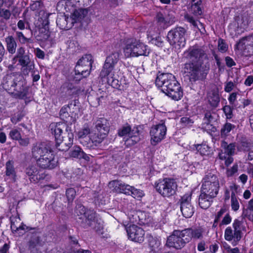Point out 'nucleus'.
<instances>
[{"label": "nucleus", "instance_id": "nucleus-1", "mask_svg": "<svg viewBox=\"0 0 253 253\" xmlns=\"http://www.w3.org/2000/svg\"><path fill=\"white\" fill-rule=\"evenodd\" d=\"M184 56L188 61L184 65V72L190 81L204 78L208 69L204 61L208 59V56L204 48L197 45L190 46L184 52Z\"/></svg>", "mask_w": 253, "mask_h": 253}, {"label": "nucleus", "instance_id": "nucleus-2", "mask_svg": "<svg viewBox=\"0 0 253 253\" xmlns=\"http://www.w3.org/2000/svg\"><path fill=\"white\" fill-rule=\"evenodd\" d=\"M158 87L167 95L174 100L178 101L183 96V91L180 84L174 76L170 73H162L158 75L155 80Z\"/></svg>", "mask_w": 253, "mask_h": 253}, {"label": "nucleus", "instance_id": "nucleus-3", "mask_svg": "<svg viewBox=\"0 0 253 253\" xmlns=\"http://www.w3.org/2000/svg\"><path fill=\"white\" fill-rule=\"evenodd\" d=\"M2 86L9 93L20 99L26 96L29 90L22 76L16 73L7 75L3 78Z\"/></svg>", "mask_w": 253, "mask_h": 253}, {"label": "nucleus", "instance_id": "nucleus-4", "mask_svg": "<svg viewBox=\"0 0 253 253\" xmlns=\"http://www.w3.org/2000/svg\"><path fill=\"white\" fill-rule=\"evenodd\" d=\"M120 53L116 51L112 52L106 59L105 63L101 70L100 77L102 78H106L107 83L113 87H117L119 81L114 74L113 69L114 65L119 60Z\"/></svg>", "mask_w": 253, "mask_h": 253}, {"label": "nucleus", "instance_id": "nucleus-5", "mask_svg": "<svg viewBox=\"0 0 253 253\" xmlns=\"http://www.w3.org/2000/svg\"><path fill=\"white\" fill-rule=\"evenodd\" d=\"M93 125L94 127L92 128L89 138L92 142L97 146L107 136L110 126L107 119L104 118L97 119L93 123Z\"/></svg>", "mask_w": 253, "mask_h": 253}, {"label": "nucleus", "instance_id": "nucleus-6", "mask_svg": "<svg viewBox=\"0 0 253 253\" xmlns=\"http://www.w3.org/2000/svg\"><path fill=\"white\" fill-rule=\"evenodd\" d=\"M150 51V49L147 45L137 40L127 42L124 48V54L126 58L147 56Z\"/></svg>", "mask_w": 253, "mask_h": 253}, {"label": "nucleus", "instance_id": "nucleus-7", "mask_svg": "<svg viewBox=\"0 0 253 253\" xmlns=\"http://www.w3.org/2000/svg\"><path fill=\"white\" fill-rule=\"evenodd\" d=\"M219 181L217 176L208 172L205 174L202 181L201 191L210 196L216 197L219 189Z\"/></svg>", "mask_w": 253, "mask_h": 253}, {"label": "nucleus", "instance_id": "nucleus-8", "mask_svg": "<svg viewBox=\"0 0 253 253\" xmlns=\"http://www.w3.org/2000/svg\"><path fill=\"white\" fill-rule=\"evenodd\" d=\"M93 61L90 54H85L78 61L75 68L74 80L79 81L90 74Z\"/></svg>", "mask_w": 253, "mask_h": 253}, {"label": "nucleus", "instance_id": "nucleus-9", "mask_svg": "<svg viewBox=\"0 0 253 253\" xmlns=\"http://www.w3.org/2000/svg\"><path fill=\"white\" fill-rule=\"evenodd\" d=\"M157 191L164 197L173 196L176 192L177 185L173 178H166L159 180L155 184Z\"/></svg>", "mask_w": 253, "mask_h": 253}, {"label": "nucleus", "instance_id": "nucleus-10", "mask_svg": "<svg viewBox=\"0 0 253 253\" xmlns=\"http://www.w3.org/2000/svg\"><path fill=\"white\" fill-rule=\"evenodd\" d=\"M87 13L88 11L86 9H76L70 18L63 16L58 18L56 21L57 24L61 29L68 30L72 27L74 23L82 20Z\"/></svg>", "mask_w": 253, "mask_h": 253}, {"label": "nucleus", "instance_id": "nucleus-11", "mask_svg": "<svg viewBox=\"0 0 253 253\" xmlns=\"http://www.w3.org/2000/svg\"><path fill=\"white\" fill-rule=\"evenodd\" d=\"M186 31L184 28L176 27L168 32V41L170 45L174 46L175 47H183L186 43Z\"/></svg>", "mask_w": 253, "mask_h": 253}, {"label": "nucleus", "instance_id": "nucleus-12", "mask_svg": "<svg viewBox=\"0 0 253 253\" xmlns=\"http://www.w3.org/2000/svg\"><path fill=\"white\" fill-rule=\"evenodd\" d=\"M76 103L77 101L74 100L68 105H65L62 107L59 115L62 120L71 124L76 121L79 112V107Z\"/></svg>", "mask_w": 253, "mask_h": 253}, {"label": "nucleus", "instance_id": "nucleus-13", "mask_svg": "<svg viewBox=\"0 0 253 253\" xmlns=\"http://www.w3.org/2000/svg\"><path fill=\"white\" fill-rule=\"evenodd\" d=\"M184 230H174L172 234L168 237L166 245L179 250L182 249L188 243Z\"/></svg>", "mask_w": 253, "mask_h": 253}, {"label": "nucleus", "instance_id": "nucleus-14", "mask_svg": "<svg viewBox=\"0 0 253 253\" xmlns=\"http://www.w3.org/2000/svg\"><path fill=\"white\" fill-rule=\"evenodd\" d=\"M167 133V127L164 123L152 126L150 130L151 143L155 146L164 138Z\"/></svg>", "mask_w": 253, "mask_h": 253}, {"label": "nucleus", "instance_id": "nucleus-15", "mask_svg": "<svg viewBox=\"0 0 253 253\" xmlns=\"http://www.w3.org/2000/svg\"><path fill=\"white\" fill-rule=\"evenodd\" d=\"M52 150L50 142L37 143L32 150V156L36 159H40Z\"/></svg>", "mask_w": 253, "mask_h": 253}, {"label": "nucleus", "instance_id": "nucleus-16", "mask_svg": "<svg viewBox=\"0 0 253 253\" xmlns=\"http://www.w3.org/2000/svg\"><path fill=\"white\" fill-rule=\"evenodd\" d=\"M37 164L43 169H51L57 166V161L52 153V150L43 157L37 160Z\"/></svg>", "mask_w": 253, "mask_h": 253}, {"label": "nucleus", "instance_id": "nucleus-17", "mask_svg": "<svg viewBox=\"0 0 253 253\" xmlns=\"http://www.w3.org/2000/svg\"><path fill=\"white\" fill-rule=\"evenodd\" d=\"M128 238L131 241L141 243L144 241L145 232L143 229L135 225H131L126 228Z\"/></svg>", "mask_w": 253, "mask_h": 253}, {"label": "nucleus", "instance_id": "nucleus-18", "mask_svg": "<svg viewBox=\"0 0 253 253\" xmlns=\"http://www.w3.org/2000/svg\"><path fill=\"white\" fill-rule=\"evenodd\" d=\"M205 229L201 227L188 228L184 229V232L189 243L193 239L194 240H201L204 237Z\"/></svg>", "mask_w": 253, "mask_h": 253}, {"label": "nucleus", "instance_id": "nucleus-19", "mask_svg": "<svg viewBox=\"0 0 253 253\" xmlns=\"http://www.w3.org/2000/svg\"><path fill=\"white\" fill-rule=\"evenodd\" d=\"M66 125L63 123H52L49 126L51 133L54 136L55 141H58L64 138L63 134L66 130Z\"/></svg>", "mask_w": 253, "mask_h": 253}, {"label": "nucleus", "instance_id": "nucleus-20", "mask_svg": "<svg viewBox=\"0 0 253 253\" xmlns=\"http://www.w3.org/2000/svg\"><path fill=\"white\" fill-rule=\"evenodd\" d=\"M26 174L29 177L31 182L37 183L41 179L44 178L45 175L40 171L36 166H29L25 169Z\"/></svg>", "mask_w": 253, "mask_h": 253}, {"label": "nucleus", "instance_id": "nucleus-21", "mask_svg": "<svg viewBox=\"0 0 253 253\" xmlns=\"http://www.w3.org/2000/svg\"><path fill=\"white\" fill-rule=\"evenodd\" d=\"M18 60L19 64L21 66V72L25 75H28L30 72L32 71L34 68V64L29 55L20 57L17 59Z\"/></svg>", "mask_w": 253, "mask_h": 253}, {"label": "nucleus", "instance_id": "nucleus-22", "mask_svg": "<svg viewBox=\"0 0 253 253\" xmlns=\"http://www.w3.org/2000/svg\"><path fill=\"white\" fill-rule=\"evenodd\" d=\"M235 143H231L228 144L226 142L223 141L221 144V147L222 150L221 152L218 154V156L220 159H225L226 158V155L227 156H233L235 154Z\"/></svg>", "mask_w": 253, "mask_h": 253}, {"label": "nucleus", "instance_id": "nucleus-23", "mask_svg": "<svg viewBox=\"0 0 253 253\" xmlns=\"http://www.w3.org/2000/svg\"><path fill=\"white\" fill-rule=\"evenodd\" d=\"M141 128V126L133 127L131 135L128 136V137L125 140L126 146L130 147L134 145L140 140Z\"/></svg>", "mask_w": 253, "mask_h": 253}, {"label": "nucleus", "instance_id": "nucleus-24", "mask_svg": "<svg viewBox=\"0 0 253 253\" xmlns=\"http://www.w3.org/2000/svg\"><path fill=\"white\" fill-rule=\"evenodd\" d=\"M109 185L114 187V190L116 192L123 193L129 195L130 194L132 187L118 180L112 181L109 182Z\"/></svg>", "mask_w": 253, "mask_h": 253}, {"label": "nucleus", "instance_id": "nucleus-25", "mask_svg": "<svg viewBox=\"0 0 253 253\" xmlns=\"http://www.w3.org/2000/svg\"><path fill=\"white\" fill-rule=\"evenodd\" d=\"M73 143V134L68 133L67 138H62L61 140L56 141V147L59 150L62 151H67L72 146Z\"/></svg>", "mask_w": 253, "mask_h": 253}, {"label": "nucleus", "instance_id": "nucleus-26", "mask_svg": "<svg viewBox=\"0 0 253 253\" xmlns=\"http://www.w3.org/2000/svg\"><path fill=\"white\" fill-rule=\"evenodd\" d=\"M249 15L247 12L241 13L235 17V22L238 28L240 29H245L249 23Z\"/></svg>", "mask_w": 253, "mask_h": 253}, {"label": "nucleus", "instance_id": "nucleus-27", "mask_svg": "<svg viewBox=\"0 0 253 253\" xmlns=\"http://www.w3.org/2000/svg\"><path fill=\"white\" fill-rule=\"evenodd\" d=\"M85 222L83 223V226L84 227H87L91 226L97 222V217L96 213L93 210H87L85 215Z\"/></svg>", "mask_w": 253, "mask_h": 253}, {"label": "nucleus", "instance_id": "nucleus-28", "mask_svg": "<svg viewBox=\"0 0 253 253\" xmlns=\"http://www.w3.org/2000/svg\"><path fill=\"white\" fill-rule=\"evenodd\" d=\"M26 228V225L20 222L19 217H15L11 220V229L13 232H18L19 234H23Z\"/></svg>", "mask_w": 253, "mask_h": 253}, {"label": "nucleus", "instance_id": "nucleus-29", "mask_svg": "<svg viewBox=\"0 0 253 253\" xmlns=\"http://www.w3.org/2000/svg\"><path fill=\"white\" fill-rule=\"evenodd\" d=\"M215 197L210 196L209 195L205 194L201 191V194L199 198V205L200 207L204 209H208L212 201V199Z\"/></svg>", "mask_w": 253, "mask_h": 253}, {"label": "nucleus", "instance_id": "nucleus-30", "mask_svg": "<svg viewBox=\"0 0 253 253\" xmlns=\"http://www.w3.org/2000/svg\"><path fill=\"white\" fill-rule=\"evenodd\" d=\"M238 49L244 50L250 46H253V34L251 36L244 37L241 39L236 44Z\"/></svg>", "mask_w": 253, "mask_h": 253}, {"label": "nucleus", "instance_id": "nucleus-31", "mask_svg": "<svg viewBox=\"0 0 253 253\" xmlns=\"http://www.w3.org/2000/svg\"><path fill=\"white\" fill-rule=\"evenodd\" d=\"M13 162L12 161H8L6 162L5 165L6 175L9 177L10 180L14 182L16 181V172L13 166Z\"/></svg>", "mask_w": 253, "mask_h": 253}, {"label": "nucleus", "instance_id": "nucleus-32", "mask_svg": "<svg viewBox=\"0 0 253 253\" xmlns=\"http://www.w3.org/2000/svg\"><path fill=\"white\" fill-rule=\"evenodd\" d=\"M146 237L151 251L156 252L161 244L160 240L156 237H153L151 235H147Z\"/></svg>", "mask_w": 253, "mask_h": 253}, {"label": "nucleus", "instance_id": "nucleus-33", "mask_svg": "<svg viewBox=\"0 0 253 253\" xmlns=\"http://www.w3.org/2000/svg\"><path fill=\"white\" fill-rule=\"evenodd\" d=\"M208 99L211 106L216 107L219 103V97L218 92L211 90L208 93Z\"/></svg>", "mask_w": 253, "mask_h": 253}, {"label": "nucleus", "instance_id": "nucleus-34", "mask_svg": "<svg viewBox=\"0 0 253 253\" xmlns=\"http://www.w3.org/2000/svg\"><path fill=\"white\" fill-rule=\"evenodd\" d=\"M6 48L10 54H13L15 53L17 47V43L12 36H8L5 38Z\"/></svg>", "mask_w": 253, "mask_h": 253}, {"label": "nucleus", "instance_id": "nucleus-35", "mask_svg": "<svg viewBox=\"0 0 253 253\" xmlns=\"http://www.w3.org/2000/svg\"><path fill=\"white\" fill-rule=\"evenodd\" d=\"M180 209L182 215L186 218H189L192 216L194 213L193 208L191 204H183L180 206Z\"/></svg>", "mask_w": 253, "mask_h": 253}, {"label": "nucleus", "instance_id": "nucleus-36", "mask_svg": "<svg viewBox=\"0 0 253 253\" xmlns=\"http://www.w3.org/2000/svg\"><path fill=\"white\" fill-rule=\"evenodd\" d=\"M70 155L73 157L79 159L83 158L87 160V159L88 158L87 155L83 151H81V149L77 146L74 147L73 150L71 151Z\"/></svg>", "mask_w": 253, "mask_h": 253}, {"label": "nucleus", "instance_id": "nucleus-37", "mask_svg": "<svg viewBox=\"0 0 253 253\" xmlns=\"http://www.w3.org/2000/svg\"><path fill=\"white\" fill-rule=\"evenodd\" d=\"M241 222L238 219H235L233 223V227L234 229V235L236 237L237 241H239L241 238Z\"/></svg>", "mask_w": 253, "mask_h": 253}, {"label": "nucleus", "instance_id": "nucleus-38", "mask_svg": "<svg viewBox=\"0 0 253 253\" xmlns=\"http://www.w3.org/2000/svg\"><path fill=\"white\" fill-rule=\"evenodd\" d=\"M132 132V129L130 126L127 124L123 126L121 128L118 130V134L119 136L123 137L125 136H129L131 135Z\"/></svg>", "mask_w": 253, "mask_h": 253}, {"label": "nucleus", "instance_id": "nucleus-39", "mask_svg": "<svg viewBox=\"0 0 253 253\" xmlns=\"http://www.w3.org/2000/svg\"><path fill=\"white\" fill-rule=\"evenodd\" d=\"M127 215L131 222H136L137 218L139 220H142V219L140 218V215H142V213L140 211H130L127 212Z\"/></svg>", "mask_w": 253, "mask_h": 253}, {"label": "nucleus", "instance_id": "nucleus-40", "mask_svg": "<svg viewBox=\"0 0 253 253\" xmlns=\"http://www.w3.org/2000/svg\"><path fill=\"white\" fill-rule=\"evenodd\" d=\"M197 149L201 155L206 156L210 155L211 151V148L206 144L198 145Z\"/></svg>", "mask_w": 253, "mask_h": 253}, {"label": "nucleus", "instance_id": "nucleus-41", "mask_svg": "<svg viewBox=\"0 0 253 253\" xmlns=\"http://www.w3.org/2000/svg\"><path fill=\"white\" fill-rule=\"evenodd\" d=\"M235 126L229 123H226L221 129L220 133L222 137L226 136L228 133L233 128H234Z\"/></svg>", "mask_w": 253, "mask_h": 253}, {"label": "nucleus", "instance_id": "nucleus-42", "mask_svg": "<svg viewBox=\"0 0 253 253\" xmlns=\"http://www.w3.org/2000/svg\"><path fill=\"white\" fill-rule=\"evenodd\" d=\"M64 86L68 91V94L70 95L77 94L79 91V89L72 83H66Z\"/></svg>", "mask_w": 253, "mask_h": 253}, {"label": "nucleus", "instance_id": "nucleus-43", "mask_svg": "<svg viewBox=\"0 0 253 253\" xmlns=\"http://www.w3.org/2000/svg\"><path fill=\"white\" fill-rule=\"evenodd\" d=\"M224 237L226 240L230 241L232 239L236 241V237L234 235V230H233L231 227H228L225 230Z\"/></svg>", "mask_w": 253, "mask_h": 253}, {"label": "nucleus", "instance_id": "nucleus-44", "mask_svg": "<svg viewBox=\"0 0 253 253\" xmlns=\"http://www.w3.org/2000/svg\"><path fill=\"white\" fill-rule=\"evenodd\" d=\"M231 206L232 210L237 211L239 210L240 205L237 200L235 193L233 191L231 196Z\"/></svg>", "mask_w": 253, "mask_h": 253}, {"label": "nucleus", "instance_id": "nucleus-45", "mask_svg": "<svg viewBox=\"0 0 253 253\" xmlns=\"http://www.w3.org/2000/svg\"><path fill=\"white\" fill-rule=\"evenodd\" d=\"M252 147V144L250 142L245 141H242L237 148L239 151H248Z\"/></svg>", "mask_w": 253, "mask_h": 253}, {"label": "nucleus", "instance_id": "nucleus-46", "mask_svg": "<svg viewBox=\"0 0 253 253\" xmlns=\"http://www.w3.org/2000/svg\"><path fill=\"white\" fill-rule=\"evenodd\" d=\"M216 114L214 113L212 114L210 112H207L205 114L203 123H211L215 120V116Z\"/></svg>", "mask_w": 253, "mask_h": 253}, {"label": "nucleus", "instance_id": "nucleus-47", "mask_svg": "<svg viewBox=\"0 0 253 253\" xmlns=\"http://www.w3.org/2000/svg\"><path fill=\"white\" fill-rule=\"evenodd\" d=\"M86 210L85 207L82 205H79L76 207L75 212L77 215L80 216V219H84L86 213Z\"/></svg>", "mask_w": 253, "mask_h": 253}, {"label": "nucleus", "instance_id": "nucleus-48", "mask_svg": "<svg viewBox=\"0 0 253 253\" xmlns=\"http://www.w3.org/2000/svg\"><path fill=\"white\" fill-rule=\"evenodd\" d=\"M202 128L210 134L216 130V128L211 123H203Z\"/></svg>", "mask_w": 253, "mask_h": 253}, {"label": "nucleus", "instance_id": "nucleus-49", "mask_svg": "<svg viewBox=\"0 0 253 253\" xmlns=\"http://www.w3.org/2000/svg\"><path fill=\"white\" fill-rule=\"evenodd\" d=\"M130 195H131L134 198L138 199L142 197L144 195V193L142 190L136 189L132 186Z\"/></svg>", "mask_w": 253, "mask_h": 253}, {"label": "nucleus", "instance_id": "nucleus-50", "mask_svg": "<svg viewBox=\"0 0 253 253\" xmlns=\"http://www.w3.org/2000/svg\"><path fill=\"white\" fill-rule=\"evenodd\" d=\"M9 137L13 140H18L21 138V135L19 131L16 129H12L9 134Z\"/></svg>", "mask_w": 253, "mask_h": 253}, {"label": "nucleus", "instance_id": "nucleus-51", "mask_svg": "<svg viewBox=\"0 0 253 253\" xmlns=\"http://www.w3.org/2000/svg\"><path fill=\"white\" fill-rule=\"evenodd\" d=\"M11 13L10 10L4 9L0 8V17L3 18L5 20H8L10 19Z\"/></svg>", "mask_w": 253, "mask_h": 253}, {"label": "nucleus", "instance_id": "nucleus-52", "mask_svg": "<svg viewBox=\"0 0 253 253\" xmlns=\"http://www.w3.org/2000/svg\"><path fill=\"white\" fill-rule=\"evenodd\" d=\"M25 48L23 47H19L16 52V55L13 57L12 61H14V63L16 62L17 61V59L22 57L23 56H24L26 55L25 54Z\"/></svg>", "mask_w": 253, "mask_h": 253}, {"label": "nucleus", "instance_id": "nucleus-53", "mask_svg": "<svg viewBox=\"0 0 253 253\" xmlns=\"http://www.w3.org/2000/svg\"><path fill=\"white\" fill-rule=\"evenodd\" d=\"M76 191L74 188H69L66 190V196L69 201H73L76 196Z\"/></svg>", "mask_w": 253, "mask_h": 253}, {"label": "nucleus", "instance_id": "nucleus-54", "mask_svg": "<svg viewBox=\"0 0 253 253\" xmlns=\"http://www.w3.org/2000/svg\"><path fill=\"white\" fill-rule=\"evenodd\" d=\"M40 243V238L37 235H33L29 242L31 248H34Z\"/></svg>", "mask_w": 253, "mask_h": 253}, {"label": "nucleus", "instance_id": "nucleus-55", "mask_svg": "<svg viewBox=\"0 0 253 253\" xmlns=\"http://www.w3.org/2000/svg\"><path fill=\"white\" fill-rule=\"evenodd\" d=\"M42 6V3L40 0L33 1L30 5L31 9L33 11L39 10Z\"/></svg>", "mask_w": 253, "mask_h": 253}, {"label": "nucleus", "instance_id": "nucleus-56", "mask_svg": "<svg viewBox=\"0 0 253 253\" xmlns=\"http://www.w3.org/2000/svg\"><path fill=\"white\" fill-rule=\"evenodd\" d=\"M191 194H186L183 195L180 200V206H183V204H191L190 201L191 199Z\"/></svg>", "mask_w": 253, "mask_h": 253}, {"label": "nucleus", "instance_id": "nucleus-57", "mask_svg": "<svg viewBox=\"0 0 253 253\" xmlns=\"http://www.w3.org/2000/svg\"><path fill=\"white\" fill-rule=\"evenodd\" d=\"M223 110L227 119H231L232 117V109L230 106H225L223 108Z\"/></svg>", "mask_w": 253, "mask_h": 253}, {"label": "nucleus", "instance_id": "nucleus-58", "mask_svg": "<svg viewBox=\"0 0 253 253\" xmlns=\"http://www.w3.org/2000/svg\"><path fill=\"white\" fill-rule=\"evenodd\" d=\"M91 132L88 127H84L78 132V136L79 138H84L88 134H90Z\"/></svg>", "mask_w": 253, "mask_h": 253}, {"label": "nucleus", "instance_id": "nucleus-59", "mask_svg": "<svg viewBox=\"0 0 253 253\" xmlns=\"http://www.w3.org/2000/svg\"><path fill=\"white\" fill-rule=\"evenodd\" d=\"M238 166L234 165L231 168L228 169L226 170V174L228 177L232 176L238 171Z\"/></svg>", "mask_w": 253, "mask_h": 253}, {"label": "nucleus", "instance_id": "nucleus-60", "mask_svg": "<svg viewBox=\"0 0 253 253\" xmlns=\"http://www.w3.org/2000/svg\"><path fill=\"white\" fill-rule=\"evenodd\" d=\"M242 215L244 218H247L249 220L253 222V212L252 211L245 210L243 211Z\"/></svg>", "mask_w": 253, "mask_h": 253}, {"label": "nucleus", "instance_id": "nucleus-61", "mask_svg": "<svg viewBox=\"0 0 253 253\" xmlns=\"http://www.w3.org/2000/svg\"><path fill=\"white\" fill-rule=\"evenodd\" d=\"M235 86L234 84L230 81L225 83L224 91L226 92H229L232 90Z\"/></svg>", "mask_w": 253, "mask_h": 253}, {"label": "nucleus", "instance_id": "nucleus-62", "mask_svg": "<svg viewBox=\"0 0 253 253\" xmlns=\"http://www.w3.org/2000/svg\"><path fill=\"white\" fill-rule=\"evenodd\" d=\"M16 37L19 41V42L22 44L25 43V41L26 40V38L24 36L23 34L21 32L17 31L16 32Z\"/></svg>", "mask_w": 253, "mask_h": 253}, {"label": "nucleus", "instance_id": "nucleus-63", "mask_svg": "<svg viewBox=\"0 0 253 253\" xmlns=\"http://www.w3.org/2000/svg\"><path fill=\"white\" fill-rule=\"evenodd\" d=\"M191 9L193 13L195 15H200L202 14V10L200 5H191Z\"/></svg>", "mask_w": 253, "mask_h": 253}, {"label": "nucleus", "instance_id": "nucleus-64", "mask_svg": "<svg viewBox=\"0 0 253 253\" xmlns=\"http://www.w3.org/2000/svg\"><path fill=\"white\" fill-rule=\"evenodd\" d=\"M237 94L238 93L236 92H233L230 95L228 98V101L230 104L232 105H235V102L237 99Z\"/></svg>", "mask_w": 253, "mask_h": 253}]
</instances>
